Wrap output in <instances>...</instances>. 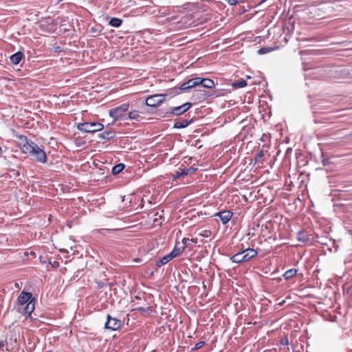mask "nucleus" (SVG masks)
I'll return each mask as SVG.
<instances>
[{
	"mask_svg": "<svg viewBox=\"0 0 352 352\" xmlns=\"http://www.w3.org/2000/svg\"><path fill=\"white\" fill-rule=\"evenodd\" d=\"M26 155L32 157L34 162L39 163H45L47 157L45 151L39 147L35 142L30 146V149L26 151Z\"/></svg>",
	"mask_w": 352,
	"mask_h": 352,
	"instance_id": "obj_1",
	"label": "nucleus"
},
{
	"mask_svg": "<svg viewBox=\"0 0 352 352\" xmlns=\"http://www.w3.org/2000/svg\"><path fill=\"white\" fill-rule=\"evenodd\" d=\"M104 126L100 122H83L79 123L77 129L85 133H95L100 131L103 129Z\"/></svg>",
	"mask_w": 352,
	"mask_h": 352,
	"instance_id": "obj_2",
	"label": "nucleus"
},
{
	"mask_svg": "<svg viewBox=\"0 0 352 352\" xmlns=\"http://www.w3.org/2000/svg\"><path fill=\"white\" fill-rule=\"evenodd\" d=\"M129 104L124 103L119 107L110 109L109 111V114L112 118H113V120L115 122L120 119L123 114L129 110Z\"/></svg>",
	"mask_w": 352,
	"mask_h": 352,
	"instance_id": "obj_3",
	"label": "nucleus"
},
{
	"mask_svg": "<svg viewBox=\"0 0 352 352\" xmlns=\"http://www.w3.org/2000/svg\"><path fill=\"white\" fill-rule=\"evenodd\" d=\"M166 95L155 94L146 98L145 103L147 106L155 107L160 105L165 100Z\"/></svg>",
	"mask_w": 352,
	"mask_h": 352,
	"instance_id": "obj_4",
	"label": "nucleus"
},
{
	"mask_svg": "<svg viewBox=\"0 0 352 352\" xmlns=\"http://www.w3.org/2000/svg\"><path fill=\"white\" fill-rule=\"evenodd\" d=\"M122 324V322L116 318H112L110 315L107 316V322L104 324V328L116 331L119 329Z\"/></svg>",
	"mask_w": 352,
	"mask_h": 352,
	"instance_id": "obj_5",
	"label": "nucleus"
},
{
	"mask_svg": "<svg viewBox=\"0 0 352 352\" xmlns=\"http://www.w3.org/2000/svg\"><path fill=\"white\" fill-rule=\"evenodd\" d=\"M192 106L190 102H186L181 106L171 107L167 111L168 114L179 116L186 112Z\"/></svg>",
	"mask_w": 352,
	"mask_h": 352,
	"instance_id": "obj_6",
	"label": "nucleus"
},
{
	"mask_svg": "<svg viewBox=\"0 0 352 352\" xmlns=\"http://www.w3.org/2000/svg\"><path fill=\"white\" fill-rule=\"evenodd\" d=\"M33 143L32 141L29 142L25 135H20L17 136V144L23 153H26V151L30 149Z\"/></svg>",
	"mask_w": 352,
	"mask_h": 352,
	"instance_id": "obj_7",
	"label": "nucleus"
},
{
	"mask_svg": "<svg viewBox=\"0 0 352 352\" xmlns=\"http://www.w3.org/2000/svg\"><path fill=\"white\" fill-rule=\"evenodd\" d=\"M232 212L230 210H221L214 214V217H218L223 224H226L231 219Z\"/></svg>",
	"mask_w": 352,
	"mask_h": 352,
	"instance_id": "obj_8",
	"label": "nucleus"
},
{
	"mask_svg": "<svg viewBox=\"0 0 352 352\" xmlns=\"http://www.w3.org/2000/svg\"><path fill=\"white\" fill-rule=\"evenodd\" d=\"M32 294L30 293V292H22L20 295L18 296V298H17V302L20 305H24L25 304H27L29 301H30L32 299Z\"/></svg>",
	"mask_w": 352,
	"mask_h": 352,
	"instance_id": "obj_9",
	"label": "nucleus"
},
{
	"mask_svg": "<svg viewBox=\"0 0 352 352\" xmlns=\"http://www.w3.org/2000/svg\"><path fill=\"white\" fill-rule=\"evenodd\" d=\"M243 253L244 254L243 256L245 257V260H246V261H248L251 258L255 257L257 254V252L252 248H248L243 250Z\"/></svg>",
	"mask_w": 352,
	"mask_h": 352,
	"instance_id": "obj_10",
	"label": "nucleus"
},
{
	"mask_svg": "<svg viewBox=\"0 0 352 352\" xmlns=\"http://www.w3.org/2000/svg\"><path fill=\"white\" fill-rule=\"evenodd\" d=\"M23 56L24 55L22 52H17L10 56V60L12 64L17 65L19 63Z\"/></svg>",
	"mask_w": 352,
	"mask_h": 352,
	"instance_id": "obj_11",
	"label": "nucleus"
},
{
	"mask_svg": "<svg viewBox=\"0 0 352 352\" xmlns=\"http://www.w3.org/2000/svg\"><path fill=\"white\" fill-rule=\"evenodd\" d=\"M243 256H244V254H243V251H242V252H238V253L234 254L230 258V260L233 263H242V262H246V260H245V257H244Z\"/></svg>",
	"mask_w": 352,
	"mask_h": 352,
	"instance_id": "obj_12",
	"label": "nucleus"
},
{
	"mask_svg": "<svg viewBox=\"0 0 352 352\" xmlns=\"http://www.w3.org/2000/svg\"><path fill=\"white\" fill-rule=\"evenodd\" d=\"M35 309V303L33 300L29 301L23 309L24 314L30 316Z\"/></svg>",
	"mask_w": 352,
	"mask_h": 352,
	"instance_id": "obj_13",
	"label": "nucleus"
},
{
	"mask_svg": "<svg viewBox=\"0 0 352 352\" xmlns=\"http://www.w3.org/2000/svg\"><path fill=\"white\" fill-rule=\"evenodd\" d=\"M98 135L102 139L109 140L116 136V133L113 131H108L101 133Z\"/></svg>",
	"mask_w": 352,
	"mask_h": 352,
	"instance_id": "obj_14",
	"label": "nucleus"
},
{
	"mask_svg": "<svg viewBox=\"0 0 352 352\" xmlns=\"http://www.w3.org/2000/svg\"><path fill=\"white\" fill-rule=\"evenodd\" d=\"M192 121H188L186 120H183L182 121H177L174 124V128L175 129H184L188 126Z\"/></svg>",
	"mask_w": 352,
	"mask_h": 352,
	"instance_id": "obj_15",
	"label": "nucleus"
},
{
	"mask_svg": "<svg viewBox=\"0 0 352 352\" xmlns=\"http://www.w3.org/2000/svg\"><path fill=\"white\" fill-rule=\"evenodd\" d=\"M189 170L190 169L186 168L180 169L173 175V179L176 180L179 177L188 175L189 174Z\"/></svg>",
	"mask_w": 352,
	"mask_h": 352,
	"instance_id": "obj_16",
	"label": "nucleus"
},
{
	"mask_svg": "<svg viewBox=\"0 0 352 352\" xmlns=\"http://www.w3.org/2000/svg\"><path fill=\"white\" fill-rule=\"evenodd\" d=\"M297 239L301 242H306L309 240V238L306 232L300 231L297 234Z\"/></svg>",
	"mask_w": 352,
	"mask_h": 352,
	"instance_id": "obj_17",
	"label": "nucleus"
},
{
	"mask_svg": "<svg viewBox=\"0 0 352 352\" xmlns=\"http://www.w3.org/2000/svg\"><path fill=\"white\" fill-rule=\"evenodd\" d=\"M201 86L206 88H212L214 86L213 80L209 78H202Z\"/></svg>",
	"mask_w": 352,
	"mask_h": 352,
	"instance_id": "obj_18",
	"label": "nucleus"
},
{
	"mask_svg": "<svg viewBox=\"0 0 352 352\" xmlns=\"http://www.w3.org/2000/svg\"><path fill=\"white\" fill-rule=\"evenodd\" d=\"M122 20L119 18H111L109 22V24L115 28H118L122 25Z\"/></svg>",
	"mask_w": 352,
	"mask_h": 352,
	"instance_id": "obj_19",
	"label": "nucleus"
},
{
	"mask_svg": "<svg viewBox=\"0 0 352 352\" xmlns=\"http://www.w3.org/2000/svg\"><path fill=\"white\" fill-rule=\"evenodd\" d=\"M296 273H297V270L296 269H290V270H287L284 273L283 277L285 278V279L288 280V279L294 277V276H296Z\"/></svg>",
	"mask_w": 352,
	"mask_h": 352,
	"instance_id": "obj_20",
	"label": "nucleus"
},
{
	"mask_svg": "<svg viewBox=\"0 0 352 352\" xmlns=\"http://www.w3.org/2000/svg\"><path fill=\"white\" fill-rule=\"evenodd\" d=\"M124 168V165L123 164H118L115 165L112 168V170H111L112 174L117 175V174L120 173V172L122 171Z\"/></svg>",
	"mask_w": 352,
	"mask_h": 352,
	"instance_id": "obj_21",
	"label": "nucleus"
},
{
	"mask_svg": "<svg viewBox=\"0 0 352 352\" xmlns=\"http://www.w3.org/2000/svg\"><path fill=\"white\" fill-rule=\"evenodd\" d=\"M246 85V80L243 79L239 80L232 83V87L234 88H242L245 87Z\"/></svg>",
	"mask_w": 352,
	"mask_h": 352,
	"instance_id": "obj_22",
	"label": "nucleus"
},
{
	"mask_svg": "<svg viewBox=\"0 0 352 352\" xmlns=\"http://www.w3.org/2000/svg\"><path fill=\"white\" fill-rule=\"evenodd\" d=\"M192 87H193L192 85V82L190 79V80H187L186 82H184V83H182L181 85V86L179 87V89L182 91H187L189 89L192 88Z\"/></svg>",
	"mask_w": 352,
	"mask_h": 352,
	"instance_id": "obj_23",
	"label": "nucleus"
},
{
	"mask_svg": "<svg viewBox=\"0 0 352 352\" xmlns=\"http://www.w3.org/2000/svg\"><path fill=\"white\" fill-rule=\"evenodd\" d=\"M170 260L168 259V256L166 255L162 256L161 258H160L158 261H156V265L160 267L163 265L166 264L168 262H169Z\"/></svg>",
	"mask_w": 352,
	"mask_h": 352,
	"instance_id": "obj_24",
	"label": "nucleus"
},
{
	"mask_svg": "<svg viewBox=\"0 0 352 352\" xmlns=\"http://www.w3.org/2000/svg\"><path fill=\"white\" fill-rule=\"evenodd\" d=\"M192 85L193 87H196L197 86H201L202 78L199 77L194 78L190 79Z\"/></svg>",
	"mask_w": 352,
	"mask_h": 352,
	"instance_id": "obj_25",
	"label": "nucleus"
},
{
	"mask_svg": "<svg viewBox=\"0 0 352 352\" xmlns=\"http://www.w3.org/2000/svg\"><path fill=\"white\" fill-rule=\"evenodd\" d=\"M139 117H140V115L138 113V111H135V110L131 111L129 113V118L131 120H138Z\"/></svg>",
	"mask_w": 352,
	"mask_h": 352,
	"instance_id": "obj_26",
	"label": "nucleus"
},
{
	"mask_svg": "<svg viewBox=\"0 0 352 352\" xmlns=\"http://www.w3.org/2000/svg\"><path fill=\"white\" fill-rule=\"evenodd\" d=\"M263 151L262 150L259 151V152L255 155V161L259 162L260 160L263 157Z\"/></svg>",
	"mask_w": 352,
	"mask_h": 352,
	"instance_id": "obj_27",
	"label": "nucleus"
},
{
	"mask_svg": "<svg viewBox=\"0 0 352 352\" xmlns=\"http://www.w3.org/2000/svg\"><path fill=\"white\" fill-rule=\"evenodd\" d=\"M205 344V342L204 341H199L195 345V346L192 348V350L195 351V350H197L200 348H201L202 346H204V345Z\"/></svg>",
	"mask_w": 352,
	"mask_h": 352,
	"instance_id": "obj_28",
	"label": "nucleus"
},
{
	"mask_svg": "<svg viewBox=\"0 0 352 352\" xmlns=\"http://www.w3.org/2000/svg\"><path fill=\"white\" fill-rule=\"evenodd\" d=\"M289 340L287 338H285L284 339H282L280 341V344L282 345H288Z\"/></svg>",
	"mask_w": 352,
	"mask_h": 352,
	"instance_id": "obj_29",
	"label": "nucleus"
},
{
	"mask_svg": "<svg viewBox=\"0 0 352 352\" xmlns=\"http://www.w3.org/2000/svg\"><path fill=\"white\" fill-rule=\"evenodd\" d=\"M226 1L231 6L236 5V3H239V0H226Z\"/></svg>",
	"mask_w": 352,
	"mask_h": 352,
	"instance_id": "obj_30",
	"label": "nucleus"
},
{
	"mask_svg": "<svg viewBox=\"0 0 352 352\" xmlns=\"http://www.w3.org/2000/svg\"><path fill=\"white\" fill-rule=\"evenodd\" d=\"M267 52H268V50L266 49V48H261L260 50H258V53L259 54H263L265 53H266Z\"/></svg>",
	"mask_w": 352,
	"mask_h": 352,
	"instance_id": "obj_31",
	"label": "nucleus"
},
{
	"mask_svg": "<svg viewBox=\"0 0 352 352\" xmlns=\"http://www.w3.org/2000/svg\"><path fill=\"white\" fill-rule=\"evenodd\" d=\"M154 217H155V219H154V223L157 221V217H158L160 219H162V216L161 214H160L159 212H155L154 213Z\"/></svg>",
	"mask_w": 352,
	"mask_h": 352,
	"instance_id": "obj_32",
	"label": "nucleus"
},
{
	"mask_svg": "<svg viewBox=\"0 0 352 352\" xmlns=\"http://www.w3.org/2000/svg\"><path fill=\"white\" fill-rule=\"evenodd\" d=\"M189 241H190V239H188V238H184V239H182V243H183V244L184 245V246H185V247L188 246V242Z\"/></svg>",
	"mask_w": 352,
	"mask_h": 352,
	"instance_id": "obj_33",
	"label": "nucleus"
},
{
	"mask_svg": "<svg viewBox=\"0 0 352 352\" xmlns=\"http://www.w3.org/2000/svg\"><path fill=\"white\" fill-rule=\"evenodd\" d=\"M166 256H168V258L170 261H171L173 258L175 257V255L172 252H170L169 254H166Z\"/></svg>",
	"mask_w": 352,
	"mask_h": 352,
	"instance_id": "obj_34",
	"label": "nucleus"
},
{
	"mask_svg": "<svg viewBox=\"0 0 352 352\" xmlns=\"http://www.w3.org/2000/svg\"><path fill=\"white\" fill-rule=\"evenodd\" d=\"M166 256H168V258L170 261H171L173 258L175 257V255L172 252H170L169 254H166Z\"/></svg>",
	"mask_w": 352,
	"mask_h": 352,
	"instance_id": "obj_35",
	"label": "nucleus"
},
{
	"mask_svg": "<svg viewBox=\"0 0 352 352\" xmlns=\"http://www.w3.org/2000/svg\"><path fill=\"white\" fill-rule=\"evenodd\" d=\"M171 252L177 256L179 254V249L175 248Z\"/></svg>",
	"mask_w": 352,
	"mask_h": 352,
	"instance_id": "obj_36",
	"label": "nucleus"
},
{
	"mask_svg": "<svg viewBox=\"0 0 352 352\" xmlns=\"http://www.w3.org/2000/svg\"><path fill=\"white\" fill-rule=\"evenodd\" d=\"M188 169H190L189 173H192L194 171H195V170H196V168H192V167L189 168Z\"/></svg>",
	"mask_w": 352,
	"mask_h": 352,
	"instance_id": "obj_37",
	"label": "nucleus"
},
{
	"mask_svg": "<svg viewBox=\"0 0 352 352\" xmlns=\"http://www.w3.org/2000/svg\"><path fill=\"white\" fill-rule=\"evenodd\" d=\"M322 164L324 166H326L328 164V161L327 160H322Z\"/></svg>",
	"mask_w": 352,
	"mask_h": 352,
	"instance_id": "obj_38",
	"label": "nucleus"
},
{
	"mask_svg": "<svg viewBox=\"0 0 352 352\" xmlns=\"http://www.w3.org/2000/svg\"><path fill=\"white\" fill-rule=\"evenodd\" d=\"M190 241L193 243H196L197 242V239H191Z\"/></svg>",
	"mask_w": 352,
	"mask_h": 352,
	"instance_id": "obj_39",
	"label": "nucleus"
},
{
	"mask_svg": "<svg viewBox=\"0 0 352 352\" xmlns=\"http://www.w3.org/2000/svg\"><path fill=\"white\" fill-rule=\"evenodd\" d=\"M104 230H109L108 229H100V230H98V232H100V233H103V232Z\"/></svg>",
	"mask_w": 352,
	"mask_h": 352,
	"instance_id": "obj_40",
	"label": "nucleus"
},
{
	"mask_svg": "<svg viewBox=\"0 0 352 352\" xmlns=\"http://www.w3.org/2000/svg\"><path fill=\"white\" fill-rule=\"evenodd\" d=\"M209 231L208 230H205L204 231V234H202L201 235L204 236H208V234H207V232H208Z\"/></svg>",
	"mask_w": 352,
	"mask_h": 352,
	"instance_id": "obj_41",
	"label": "nucleus"
},
{
	"mask_svg": "<svg viewBox=\"0 0 352 352\" xmlns=\"http://www.w3.org/2000/svg\"><path fill=\"white\" fill-rule=\"evenodd\" d=\"M138 309V310H139V311H144V308H142V307H140V308H138V309Z\"/></svg>",
	"mask_w": 352,
	"mask_h": 352,
	"instance_id": "obj_42",
	"label": "nucleus"
},
{
	"mask_svg": "<svg viewBox=\"0 0 352 352\" xmlns=\"http://www.w3.org/2000/svg\"><path fill=\"white\" fill-rule=\"evenodd\" d=\"M2 153H3V150H2V148L0 146V157L2 155Z\"/></svg>",
	"mask_w": 352,
	"mask_h": 352,
	"instance_id": "obj_43",
	"label": "nucleus"
},
{
	"mask_svg": "<svg viewBox=\"0 0 352 352\" xmlns=\"http://www.w3.org/2000/svg\"><path fill=\"white\" fill-rule=\"evenodd\" d=\"M1 345H2V344H1V342H0V347L1 346Z\"/></svg>",
	"mask_w": 352,
	"mask_h": 352,
	"instance_id": "obj_44",
	"label": "nucleus"
}]
</instances>
